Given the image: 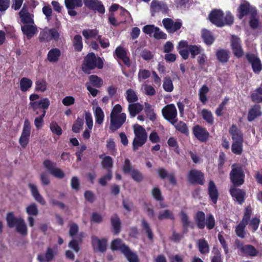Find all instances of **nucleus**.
Segmentation results:
<instances>
[{
    "label": "nucleus",
    "instance_id": "f257e3e1",
    "mask_svg": "<svg viewBox=\"0 0 262 262\" xmlns=\"http://www.w3.org/2000/svg\"><path fill=\"white\" fill-rule=\"evenodd\" d=\"M6 221L8 228H13L15 227L16 232L21 236L27 235L28 228L23 218L15 216L13 212H9L6 214Z\"/></svg>",
    "mask_w": 262,
    "mask_h": 262
},
{
    "label": "nucleus",
    "instance_id": "f03ea898",
    "mask_svg": "<svg viewBox=\"0 0 262 262\" xmlns=\"http://www.w3.org/2000/svg\"><path fill=\"white\" fill-rule=\"evenodd\" d=\"M103 62L100 57H96L95 53H88L84 57L82 64V70L86 74H90L91 71L96 68L102 69Z\"/></svg>",
    "mask_w": 262,
    "mask_h": 262
},
{
    "label": "nucleus",
    "instance_id": "7ed1b4c3",
    "mask_svg": "<svg viewBox=\"0 0 262 262\" xmlns=\"http://www.w3.org/2000/svg\"><path fill=\"white\" fill-rule=\"evenodd\" d=\"M205 219L206 215L203 211H198L196 212L194 219L197 228L199 229H204L206 226L208 230L213 229L215 225L213 215L212 214H207L206 220Z\"/></svg>",
    "mask_w": 262,
    "mask_h": 262
},
{
    "label": "nucleus",
    "instance_id": "20e7f679",
    "mask_svg": "<svg viewBox=\"0 0 262 262\" xmlns=\"http://www.w3.org/2000/svg\"><path fill=\"white\" fill-rule=\"evenodd\" d=\"M229 177L230 181L232 184V186H241L245 182V172L242 167L239 165H232Z\"/></svg>",
    "mask_w": 262,
    "mask_h": 262
},
{
    "label": "nucleus",
    "instance_id": "39448f33",
    "mask_svg": "<svg viewBox=\"0 0 262 262\" xmlns=\"http://www.w3.org/2000/svg\"><path fill=\"white\" fill-rule=\"evenodd\" d=\"M135 138L133 142V150H137L142 147L147 141V133L145 129L141 125L134 128Z\"/></svg>",
    "mask_w": 262,
    "mask_h": 262
},
{
    "label": "nucleus",
    "instance_id": "423d86ee",
    "mask_svg": "<svg viewBox=\"0 0 262 262\" xmlns=\"http://www.w3.org/2000/svg\"><path fill=\"white\" fill-rule=\"evenodd\" d=\"M162 114L164 118L172 125L178 122L177 110L173 104L166 105L162 109Z\"/></svg>",
    "mask_w": 262,
    "mask_h": 262
},
{
    "label": "nucleus",
    "instance_id": "0eeeda50",
    "mask_svg": "<svg viewBox=\"0 0 262 262\" xmlns=\"http://www.w3.org/2000/svg\"><path fill=\"white\" fill-rule=\"evenodd\" d=\"M246 59L251 66L255 74H258L262 71V62L258 55L251 52H247L245 55Z\"/></svg>",
    "mask_w": 262,
    "mask_h": 262
},
{
    "label": "nucleus",
    "instance_id": "6e6552de",
    "mask_svg": "<svg viewBox=\"0 0 262 262\" xmlns=\"http://www.w3.org/2000/svg\"><path fill=\"white\" fill-rule=\"evenodd\" d=\"M31 125L28 119H26L24 121L22 132L19 138V143L20 146L25 148L28 145L31 135Z\"/></svg>",
    "mask_w": 262,
    "mask_h": 262
},
{
    "label": "nucleus",
    "instance_id": "1a4fd4ad",
    "mask_svg": "<svg viewBox=\"0 0 262 262\" xmlns=\"http://www.w3.org/2000/svg\"><path fill=\"white\" fill-rule=\"evenodd\" d=\"M234 245L242 254L246 256H255L258 254V251L253 246L244 245L243 242L238 239H235Z\"/></svg>",
    "mask_w": 262,
    "mask_h": 262
},
{
    "label": "nucleus",
    "instance_id": "9d476101",
    "mask_svg": "<svg viewBox=\"0 0 262 262\" xmlns=\"http://www.w3.org/2000/svg\"><path fill=\"white\" fill-rule=\"evenodd\" d=\"M162 24L167 32L169 34H173L182 27V21L180 19L174 21L171 18H165L162 20Z\"/></svg>",
    "mask_w": 262,
    "mask_h": 262
},
{
    "label": "nucleus",
    "instance_id": "9b49d317",
    "mask_svg": "<svg viewBox=\"0 0 262 262\" xmlns=\"http://www.w3.org/2000/svg\"><path fill=\"white\" fill-rule=\"evenodd\" d=\"M257 11L256 8L251 6L250 4L245 1L242 3L237 9V17L239 19H242L245 16L248 15H252Z\"/></svg>",
    "mask_w": 262,
    "mask_h": 262
},
{
    "label": "nucleus",
    "instance_id": "f8f14e48",
    "mask_svg": "<svg viewBox=\"0 0 262 262\" xmlns=\"http://www.w3.org/2000/svg\"><path fill=\"white\" fill-rule=\"evenodd\" d=\"M126 115L124 113H122L119 115L110 116V129L114 132L119 129L125 122Z\"/></svg>",
    "mask_w": 262,
    "mask_h": 262
},
{
    "label": "nucleus",
    "instance_id": "ddd939ff",
    "mask_svg": "<svg viewBox=\"0 0 262 262\" xmlns=\"http://www.w3.org/2000/svg\"><path fill=\"white\" fill-rule=\"evenodd\" d=\"M187 179L189 182L192 184L203 185L205 181L204 173L199 170H190L189 171Z\"/></svg>",
    "mask_w": 262,
    "mask_h": 262
},
{
    "label": "nucleus",
    "instance_id": "4468645a",
    "mask_svg": "<svg viewBox=\"0 0 262 262\" xmlns=\"http://www.w3.org/2000/svg\"><path fill=\"white\" fill-rule=\"evenodd\" d=\"M231 47L234 56L241 58L244 55V51L242 46L241 39L236 36L232 35L231 39Z\"/></svg>",
    "mask_w": 262,
    "mask_h": 262
},
{
    "label": "nucleus",
    "instance_id": "2eb2a0df",
    "mask_svg": "<svg viewBox=\"0 0 262 262\" xmlns=\"http://www.w3.org/2000/svg\"><path fill=\"white\" fill-rule=\"evenodd\" d=\"M43 166L55 177L62 179L65 174L64 172L60 168H55L56 163L53 162L49 159L45 160L43 162Z\"/></svg>",
    "mask_w": 262,
    "mask_h": 262
},
{
    "label": "nucleus",
    "instance_id": "dca6fc26",
    "mask_svg": "<svg viewBox=\"0 0 262 262\" xmlns=\"http://www.w3.org/2000/svg\"><path fill=\"white\" fill-rule=\"evenodd\" d=\"M238 186H231L229 188V193L231 196L240 205L245 201L246 192L242 189L238 188Z\"/></svg>",
    "mask_w": 262,
    "mask_h": 262
},
{
    "label": "nucleus",
    "instance_id": "f3484780",
    "mask_svg": "<svg viewBox=\"0 0 262 262\" xmlns=\"http://www.w3.org/2000/svg\"><path fill=\"white\" fill-rule=\"evenodd\" d=\"M192 132L194 137L202 142H206L209 137V133L207 130L199 125L194 126Z\"/></svg>",
    "mask_w": 262,
    "mask_h": 262
},
{
    "label": "nucleus",
    "instance_id": "a211bd4d",
    "mask_svg": "<svg viewBox=\"0 0 262 262\" xmlns=\"http://www.w3.org/2000/svg\"><path fill=\"white\" fill-rule=\"evenodd\" d=\"M224 15V12L221 10L214 9L209 14V19L213 24L218 27H222L224 26V24L223 23Z\"/></svg>",
    "mask_w": 262,
    "mask_h": 262
},
{
    "label": "nucleus",
    "instance_id": "6ab92c4d",
    "mask_svg": "<svg viewBox=\"0 0 262 262\" xmlns=\"http://www.w3.org/2000/svg\"><path fill=\"white\" fill-rule=\"evenodd\" d=\"M207 193L209 199L212 204H216L220 193L216 185L212 180H210L208 182Z\"/></svg>",
    "mask_w": 262,
    "mask_h": 262
},
{
    "label": "nucleus",
    "instance_id": "aec40b11",
    "mask_svg": "<svg viewBox=\"0 0 262 262\" xmlns=\"http://www.w3.org/2000/svg\"><path fill=\"white\" fill-rule=\"evenodd\" d=\"M114 55L116 56V58L121 60L127 67L130 66V60L127 56V51L123 47L120 46L117 47L114 51Z\"/></svg>",
    "mask_w": 262,
    "mask_h": 262
},
{
    "label": "nucleus",
    "instance_id": "412c9836",
    "mask_svg": "<svg viewBox=\"0 0 262 262\" xmlns=\"http://www.w3.org/2000/svg\"><path fill=\"white\" fill-rule=\"evenodd\" d=\"M85 6L89 9L97 11L101 14L105 13V8L102 3L98 0H83Z\"/></svg>",
    "mask_w": 262,
    "mask_h": 262
},
{
    "label": "nucleus",
    "instance_id": "4be33fe9",
    "mask_svg": "<svg viewBox=\"0 0 262 262\" xmlns=\"http://www.w3.org/2000/svg\"><path fill=\"white\" fill-rule=\"evenodd\" d=\"M56 255V251L51 247H48L47 248L44 254H38L37 259L39 262H51L54 258Z\"/></svg>",
    "mask_w": 262,
    "mask_h": 262
},
{
    "label": "nucleus",
    "instance_id": "5701e85b",
    "mask_svg": "<svg viewBox=\"0 0 262 262\" xmlns=\"http://www.w3.org/2000/svg\"><path fill=\"white\" fill-rule=\"evenodd\" d=\"M92 238V245L94 250L97 248L100 252H104L106 250L107 240L105 238L99 239L98 237L93 235Z\"/></svg>",
    "mask_w": 262,
    "mask_h": 262
},
{
    "label": "nucleus",
    "instance_id": "b1692460",
    "mask_svg": "<svg viewBox=\"0 0 262 262\" xmlns=\"http://www.w3.org/2000/svg\"><path fill=\"white\" fill-rule=\"evenodd\" d=\"M157 173L161 179L164 180L167 178L171 185L173 186L177 185V180L173 172L168 173L166 169L164 168L160 167L157 169Z\"/></svg>",
    "mask_w": 262,
    "mask_h": 262
},
{
    "label": "nucleus",
    "instance_id": "393cba45",
    "mask_svg": "<svg viewBox=\"0 0 262 262\" xmlns=\"http://www.w3.org/2000/svg\"><path fill=\"white\" fill-rule=\"evenodd\" d=\"M50 100L47 98H42L40 100L36 102H30V106L33 111H36L38 108H42L46 111L50 105Z\"/></svg>",
    "mask_w": 262,
    "mask_h": 262
},
{
    "label": "nucleus",
    "instance_id": "a878e982",
    "mask_svg": "<svg viewBox=\"0 0 262 262\" xmlns=\"http://www.w3.org/2000/svg\"><path fill=\"white\" fill-rule=\"evenodd\" d=\"M21 21L24 25L26 24H34L33 19V15L31 14L27 8L24 7L19 12Z\"/></svg>",
    "mask_w": 262,
    "mask_h": 262
},
{
    "label": "nucleus",
    "instance_id": "bb28decb",
    "mask_svg": "<svg viewBox=\"0 0 262 262\" xmlns=\"http://www.w3.org/2000/svg\"><path fill=\"white\" fill-rule=\"evenodd\" d=\"M21 30L28 38H31L38 32L37 27L34 24H29L24 25L21 27Z\"/></svg>",
    "mask_w": 262,
    "mask_h": 262
},
{
    "label": "nucleus",
    "instance_id": "cd10ccee",
    "mask_svg": "<svg viewBox=\"0 0 262 262\" xmlns=\"http://www.w3.org/2000/svg\"><path fill=\"white\" fill-rule=\"evenodd\" d=\"M150 9L152 12L162 11L163 13L167 12L168 7L166 4L163 2L152 0L150 4Z\"/></svg>",
    "mask_w": 262,
    "mask_h": 262
},
{
    "label": "nucleus",
    "instance_id": "c85d7f7f",
    "mask_svg": "<svg viewBox=\"0 0 262 262\" xmlns=\"http://www.w3.org/2000/svg\"><path fill=\"white\" fill-rule=\"evenodd\" d=\"M28 186L34 199L41 205H45L46 201L43 196L39 193L37 186L35 184L31 183H29Z\"/></svg>",
    "mask_w": 262,
    "mask_h": 262
},
{
    "label": "nucleus",
    "instance_id": "c756f323",
    "mask_svg": "<svg viewBox=\"0 0 262 262\" xmlns=\"http://www.w3.org/2000/svg\"><path fill=\"white\" fill-rule=\"evenodd\" d=\"M229 132L233 141H244L243 133L235 124L231 125Z\"/></svg>",
    "mask_w": 262,
    "mask_h": 262
},
{
    "label": "nucleus",
    "instance_id": "7c9ffc66",
    "mask_svg": "<svg viewBox=\"0 0 262 262\" xmlns=\"http://www.w3.org/2000/svg\"><path fill=\"white\" fill-rule=\"evenodd\" d=\"M111 223L113 227V232L115 235H118L121 231V223L117 214H114L111 217Z\"/></svg>",
    "mask_w": 262,
    "mask_h": 262
},
{
    "label": "nucleus",
    "instance_id": "2f4dec72",
    "mask_svg": "<svg viewBox=\"0 0 262 262\" xmlns=\"http://www.w3.org/2000/svg\"><path fill=\"white\" fill-rule=\"evenodd\" d=\"M261 115V107L259 105H254L249 111L247 119L251 122Z\"/></svg>",
    "mask_w": 262,
    "mask_h": 262
},
{
    "label": "nucleus",
    "instance_id": "473e14b6",
    "mask_svg": "<svg viewBox=\"0 0 262 262\" xmlns=\"http://www.w3.org/2000/svg\"><path fill=\"white\" fill-rule=\"evenodd\" d=\"M180 217L183 227V234L187 233L188 232L189 227L192 229L193 228V224H191L188 215L184 211H182L180 212Z\"/></svg>",
    "mask_w": 262,
    "mask_h": 262
},
{
    "label": "nucleus",
    "instance_id": "72a5a7b5",
    "mask_svg": "<svg viewBox=\"0 0 262 262\" xmlns=\"http://www.w3.org/2000/svg\"><path fill=\"white\" fill-rule=\"evenodd\" d=\"M217 59L222 63H227L230 58V52L226 49H220L216 51Z\"/></svg>",
    "mask_w": 262,
    "mask_h": 262
},
{
    "label": "nucleus",
    "instance_id": "f704fd0d",
    "mask_svg": "<svg viewBox=\"0 0 262 262\" xmlns=\"http://www.w3.org/2000/svg\"><path fill=\"white\" fill-rule=\"evenodd\" d=\"M99 157L102 159L101 165L103 168L106 169V172L112 170L113 166V158L109 156H104L103 154L100 155Z\"/></svg>",
    "mask_w": 262,
    "mask_h": 262
},
{
    "label": "nucleus",
    "instance_id": "c9c22d12",
    "mask_svg": "<svg viewBox=\"0 0 262 262\" xmlns=\"http://www.w3.org/2000/svg\"><path fill=\"white\" fill-rule=\"evenodd\" d=\"M61 56L60 50L56 48L51 49L48 53L47 60L52 63L57 62Z\"/></svg>",
    "mask_w": 262,
    "mask_h": 262
},
{
    "label": "nucleus",
    "instance_id": "e433bc0d",
    "mask_svg": "<svg viewBox=\"0 0 262 262\" xmlns=\"http://www.w3.org/2000/svg\"><path fill=\"white\" fill-rule=\"evenodd\" d=\"M127 247L128 246L123 243L120 238L114 239L111 244V248L113 251H120L122 253Z\"/></svg>",
    "mask_w": 262,
    "mask_h": 262
},
{
    "label": "nucleus",
    "instance_id": "4c0bfd02",
    "mask_svg": "<svg viewBox=\"0 0 262 262\" xmlns=\"http://www.w3.org/2000/svg\"><path fill=\"white\" fill-rule=\"evenodd\" d=\"M143 108V105L139 103L129 104L128 106V110L130 117H135L142 111Z\"/></svg>",
    "mask_w": 262,
    "mask_h": 262
},
{
    "label": "nucleus",
    "instance_id": "58836bf2",
    "mask_svg": "<svg viewBox=\"0 0 262 262\" xmlns=\"http://www.w3.org/2000/svg\"><path fill=\"white\" fill-rule=\"evenodd\" d=\"M198 247L200 252L203 255L209 253L210 251L209 246L207 241L203 238L198 241Z\"/></svg>",
    "mask_w": 262,
    "mask_h": 262
},
{
    "label": "nucleus",
    "instance_id": "ea45409f",
    "mask_svg": "<svg viewBox=\"0 0 262 262\" xmlns=\"http://www.w3.org/2000/svg\"><path fill=\"white\" fill-rule=\"evenodd\" d=\"M144 105V112L147 117L150 121H155L157 119V115L154 112V108H152L151 105L147 102H145Z\"/></svg>",
    "mask_w": 262,
    "mask_h": 262
},
{
    "label": "nucleus",
    "instance_id": "a19ab883",
    "mask_svg": "<svg viewBox=\"0 0 262 262\" xmlns=\"http://www.w3.org/2000/svg\"><path fill=\"white\" fill-rule=\"evenodd\" d=\"M73 46L76 52H81L83 49L82 38L80 35L74 36L73 39Z\"/></svg>",
    "mask_w": 262,
    "mask_h": 262
},
{
    "label": "nucleus",
    "instance_id": "79ce46f5",
    "mask_svg": "<svg viewBox=\"0 0 262 262\" xmlns=\"http://www.w3.org/2000/svg\"><path fill=\"white\" fill-rule=\"evenodd\" d=\"M201 115L203 119L208 124L212 125L214 123V118L210 111L204 108L202 110Z\"/></svg>",
    "mask_w": 262,
    "mask_h": 262
},
{
    "label": "nucleus",
    "instance_id": "37998d69",
    "mask_svg": "<svg viewBox=\"0 0 262 262\" xmlns=\"http://www.w3.org/2000/svg\"><path fill=\"white\" fill-rule=\"evenodd\" d=\"M32 80L26 77L22 78L20 80V88L22 92H26L32 86Z\"/></svg>",
    "mask_w": 262,
    "mask_h": 262
},
{
    "label": "nucleus",
    "instance_id": "c03bdc74",
    "mask_svg": "<svg viewBox=\"0 0 262 262\" xmlns=\"http://www.w3.org/2000/svg\"><path fill=\"white\" fill-rule=\"evenodd\" d=\"M123 254L129 262H139L137 255L132 252L128 247L124 250Z\"/></svg>",
    "mask_w": 262,
    "mask_h": 262
},
{
    "label": "nucleus",
    "instance_id": "a18cd8bd",
    "mask_svg": "<svg viewBox=\"0 0 262 262\" xmlns=\"http://www.w3.org/2000/svg\"><path fill=\"white\" fill-rule=\"evenodd\" d=\"M209 92V88L206 85H203L199 91V97L200 101L205 104L208 101L206 94Z\"/></svg>",
    "mask_w": 262,
    "mask_h": 262
},
{
    "label": "nucleus",
    "instance_id": "49530a36",
    "mask_svg": "<svg viewBox=\"0 0 262 262\" xmlns=\"http://www.w3.org/2000/svg\"><path fill=\"white\" fill-rule=\"evenodd\" d=\"M243 141H233L231 145V150L233 153L240 155L243 152Z\"/></svg>",
    "mask_w": 262,
    "mask_h": 262
},
{
    "label": "nucleus",
    "instance_id": "de8ad7c7",
    "mask_svg": "<svg viewBox=\"0 0 262 262\" xmlns=\"http://www.w3.org/2000/svg\"><path fill=\"white\" fill-rule=\"evenodd\" d=\"M202 36L204 42L207 45H212L214 41V38L211 33L208 30H203Z\"/></svg>",
    "mask_w": 262,
    "mask_h": 262
},
{
    "label": "nucleus",
    "instance_id": "09e8293b",
    "mask_svg": "<svg viewBox=\"0 0 262 262\" xmlns=\"http://www.w3.org/2000/svg\"><path fill=\"white\" fill-rule=\"evenodd\" d=\"M142 226L143 229L144 230L147 236L149 241H152L154 239V234L152 230L150 227L149 224L145 220L143 219L141 222Z\"/></svg>",
    "mask_w": 262,
    "mask_h": 262
},
{
    "label": "nucleus",
    "instance_id": "8fccbe9b",
    "mask_svg": "<svg viewBox=\"0 0 262 262\" xmlns=\"http://www.w3.org/2000/svg\"><path fill=\"white\" fill-rule=\"evenodd\" d=\"M35 90L36 92H44L47 88V83L45 79H39L35 81Z\"/></svg>",
    "mask_w": 262,
    "mask_h": 262
},
{
    "label": "nucleus",
    "instance_id": "3c124183",
    "mask_svg": "<svg viewBox=\"0 0 262 262\" xmlns=\"http://www.w3.org/2000/svg\"><path fill=\"white\" fill-rule=\"evenodd\" d=\"M158 219L162 221L165 219H170L171 220H174V217L173 213L168 209H166L163 211H160L158 216Z\"/></svg>",
    "mask_w": 262,
    "mask_h": 262
},
{
    "label": "nucleus",
    "instance_id": "603ef678",
    "mask_svg": "<svg viewBox=\"0 0 262 262\" xmlns=\"http://www.w3.org/2000/svg\"><path fill=\"white\" fill-rule=\"evenodd\" d=\"M65 5L67 9H74L75 7L82 6L81 0H65Z\"/></svg>",
    "mask_w": 262,
    "mask_h": 262
},
{
    "label": "nucleus",
    "instance_id": "864d4df0",
    "mask_svg": "<svg viewBox=\"0 0 262 262\" xmlns=\"http://www.w3.org/2000/svg\"><path fill=\"white\" fill-rule=\"evenodd\" d=\"M252 213V209L250 205L247 206L245 209L244 215L241 222L248 225L250 221Z\"/></svg>",
    "mask_w": 262,
    "mask_h": 262
},
{
    "label": "nucleus",
    "instance_id": "5fc2aeb1",
    "mask_svg": "<svg viewBox=\"0 0 262 262\" xmlns=\"http://www.w3.org/2000/svg\"><path fill=\"white\" fill-rule=\"evenodd\" d=\"M247 225L240 222L235 228V233L237 236L241 238L245 237V228Z\"/></svg>",
    "mask_w": 262,
    "mask_h": 262
},
{
    "label": "nucleus",
    "instance_id": "6e6d98bb",
    "mask_svg": "<svg viewBox=\"0 0 262 262\" xmlns=\"http://www.w3.org/2000/svg\"><path fill=\"white\" fill-rule=\"evenodd\" d=\"M252 100L256 103L262 102V88L259 87L256 89L254 93L251 95Z\"/></svg>",
    "mask_w": 262,
    "mask_h": 262
},
{
    "label": "nucleus",
    "instance_id": "4d7b16f0",
    "mask_svg": "<svg viewBox=\"0 0 262 262\" xmlns=\"http://www.w3.org/2000/svg\"><path fill=\"white\" fill-rule=\"evenodd\" d=\"M94 115L96 123L99 124H101L103 121L104 117V113L102 108L99 106L97 107L94 112Z\"/></svg>",
    "mask_w": 262,
    "mask_h": 262
},
{
    "label": "nucleus",
    "instance_id": "13d9d810",
    "mask_svg": "<svg viewBox=\"0 0 262 262\" xmlns=\"http://www.w3.org/2000/svg\"><path fill=\"white\" fill-rule=\"evenodd\" d=\"M89 79L93 86L97 88L101 87L103 81L102 79L96 75H92L89 76Z\"/></svg>",
    "mask_w": 262,
    "mask_h": 262
},
{
    "label": "nucleus",
    "instance_id": "bf43d9fd",
    "mask_svg": "<svg viewBox=\"0 0 262 262\" xmlns=\"http://www.w3.org/2000/svg\"><path fill=\"white\" fill-rule=\"evenodd\" d=\"M163 88L165 91L171 92L173 90L172 81L170 77H165L164 79Z\"/></svg>",
    "mask_w": 262,
    "mask_h": 262
},
{
    "label": "nucleus",
    "instance_id": "052dcab7",
    "mask_svg": "<svg viewBox=\"0 0 262 262\" xmlns=\"http://www.w3.org/2000/svg\"><path fill=\"white\" fill-rule=\"evenodd\" d=\"M126 98L129 103H135L138 101V96H137L135 91L133 89H129L127 90L126 92Z\"/></svg>",
    "mask_w": 262,
    "mask_h": 262
},
{
    "label": "nucleus",
    "instance_id": "680f3d73",
    "mask_svg": "<svg viewBox=\"0 0 262 262\" xmlns=\"http://www.w3.org/2000/svg\"><path fill=\"white\" fill-rule=\"evenodd\" d=\"M27 213L29 216H36L38 214V210L35 203H33L28 205L26 209Z\"/></svg>",
    "mask_w": 262,
    "mask_h": 262
},
{
    "label": "nucleus",
    "instance_id": "e2e57ef3",
    "mask_svg": "<svg viewBox=\"0 0 262 262\" xmlns=\"http://www.w3.org/2000/svg\"><path fill=\"white\" fill-rule=\"evenodd\" d=\"M174 126L177 130L183 134H187L188 133V128L187 124L183 121H180L177 123H176Z\"/></svg>",
    "mask_w": 262,
    "mask_h": 262
},
{
    "label": "nucleus",
    "instance_id": "0e129e2a",
    "mask_svg": "<svg viewBox=\"0 0 262 262\" xmlns=\"http://www.w3.org/2000/svg\"><path fill=\"white\" fill-rule=\"evenodd\" d=\"M113 178L112 170H109L106 172V174L101 177L99 179V183L102 186H105L107 184V182L110 181Z\"/></svg>",
    "mask_w": 262,
    "mask_h": 262
},
{
    "label": "nucleus",
    "instance_id": "69168bd1",
    "mask_svg": "<svg viewBox=\"0 0 262 262\" xmlns=\"http://www.w3.org/2000/svg\"><path fill=\"white\" fill-rule=\"evenodd\" d=\"M257 16V11L255 13H253L252 15H251L250 17V20L249 22L250 27L255 30L257 29L259 26V20L257 18H256Z\"/></svg>",
    "mask_w": 262,
    "mask_h": 262
},
{
    "label": "nucleus",
    "instance_id": "338daca9",
    "mask_svg": "<svg viewBox=\"0 0 262 262\" xmlns=\"http://www.w3.org/2000/svg\"><path fill=\"white\" fill-rule=\"evenodd\" d=\"M188 50L191 54V57L194 58L195 57L200 54L202 51L201 46L196 45H189L188 46Z\"/></svg>",
    "mask_w": 262,
    "mask_h": 262
},
{
    "label": "nucleus",
    "instance_id": "774afa93",
    "mask_svg": "<svg viewBox=\"0 0 262 262\" xmlns=\"http://www.w3.org/2000/svg\"><path fill=\"white\" fill-rule=\"evenodd\" d=\"M132 178L136 182L140 183L143 180V176L142 173L138 169H133L130 173Z\"/></svg>",
    "mask_w": 262,
    "mask_h": 262
}]
</instances>
